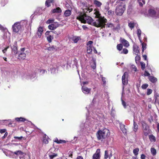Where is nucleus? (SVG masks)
Returning a JSON list of instances; mask_svg holds the SVG:
<instances>
[{
	"instance_id": "46",
	"label": "nucleus",
	"mask_w": 159,
	"mask_h": 159,
	"mask_svg": "<svg viewBox=\"0 0 159 159\" xmlns=\"http://www.w3.org/2000/svg\"><path fill=\"white\" fill-rule=\"evenodd\" d=\"M93 65H91V66L93 69H95L96 67V63L95 61H93Z\"/></svg>"
},
{
	"instance_id": "60",
	"label": "nucleus",
	"mask_w": 159,
	"mask_h": 159,
	"mask_svg": "<svg viewBox=\"0 0 159 159\" xmlns=\"http://www.w3.org/2000/svg\"><path fill=\"white\" fill-rule=\"evenodd\" d=\"M46 70H41L40 72L41 74H43L45 73Z\"/></svg>"
},
{
	"instance_id": "10",
	"label": "nucleus",
	"mask_w": 159,
	"mask_h": 159,
	"mask_svg": "<svg viewBox=\"0 0 159 159\" xmlns=\"http://www.w3.org/2000/svg\"><path fill=\"white\" fill-rule=\"evenodd\" d=\"M11 48L12 51L14 52L15 54L17 53L18 50L16 42H15L12 46L11 47Z\"/></svg>"
},
{
	"instance_id": "26",
	"label": "nucleus",
	"mask_w": 159,
	"mask_h": 159,
	"mask_svg": "<svg viewBox=\"0 0 159 159\" xmlns=\"http://www.w3.org/2000/svg\"><path fill=\"white\" fill-rule=\"evenodd\" d=\"M53 36L51 35H49L47 37V39L48 41L50 43L52 42V39H53Z\"/></svg>"
},
{
	"instance_id": "12",
	"label": "nucleus",
	"mask_w": 159,
	"mask_h": 159,
	"mask_svg": "<svg viewBox=\"0 0 159 159\" xmlns=\"http://www.w3.org/2000/svg\"><path fill=\"white\" fill-rule=\"evenodd\" d=\"M112 156V154L111 152L108 150H106L105 152L104 158L107 159L108 158H109Z\"/></svg>"
},
{
	"instance_id": "29",
	"label": "nucleus",
	"mask_w": 159,
	"mask_h": 159,
	"mask_svg": "<svg viewBox=\"0 0 159 159\" xmlns=\"http://www.w3.org/2000/svg\"><path fill=\"white\" fill-rule=\"evenodd\" d=\"M137 34L138 38L140 42H142V40L140 38L141 34V31L140 29H138L137 31Z\"/></svg>"
},
{
	"instance_id": "31",
	"label": "nucleus",
	"mask_w": 159,
	"mask_h": 159,
	"mask_svg": "<svg viewBox=\"0 0 159 159\" xmlns=\"http://www.w3.org/2000/svg\"><path fill=\"white\" fill-rule=\"evenodd\" d=\"M134 24L133 22H130L128 23V26L131 29L134 28Z\"/></svg>"
},
{
	"instance_id": "63",
	"label": "nucleus",
	"mask_w": 159,
	"mask_h": 159,
	"mask_svg": "<svg viewBox=\"0 0 159 159\" xmlns=\"http://www.w3.org/2000/svg\"><path fill=\"white\" fill-rule=\"evenodd\" d=\"M8 133L7 132H6L4 135L2 137V139H4L5 137H6Z\"/></svg>"
},
{
	"instance_id": "8",
	"label": "nucleus",
	"mask_w": 159,
	"mask_h": 159,
	"mask_svg": "<svg viewBox=\"0 0 159 159\" xmlns=\"http://www.w3.org/2000/svg\"><path fill=\"white\" fill-rule=\"evenodd\" d=\"M82 92L84 94H88L90 93L91 89L88 88L85 86L82 85Z\"/></svg>"
},
{
	"instance_id": "7",
	"label": "nucleus",
	"mask_w": 159,
	"mask_h": 159,
	"mask_svg": "<svg viewBox=\"0 0 159 159\" xmlns=\"http://www.w3.org/2000/svg\"><path fill=\"white\" fill-rule=\"evenodd\" d=\"M57 66L56 65L51 66L48 69V71L51 72V74H54L57 71Z\"/></svg>"
},
{
	"instance_id": "22",
	"label": "nucleus",
	"mask_w": 159,
	"mask_h": 159,
	"mask_svg": "<svg viewBox=\"0 0 159 159\" xmlns=\"http://www.w3.org/2000/svg\"><path fill=\"white\" fill-rule=\"evenodd\" d=\"M48 139L49 138L47 136L46 134H44L43 136V142L45 144H47L48 143Z\"/></svg>"
},
{
	"instance_id": "14",
	"label": "nucleus",
	"mask_w": 159,
	"mask_h": 159,
	"mask_svg": "<svg viewBox=\"0 0 159 159\" xmlns=\"http://www.w3.org/2000/svg\"><path fill=\"white\" fill-rule=\"evenodd\" d=\"M138 48L139 47L136 44L134 45L133 51L135 55H137L139 52Z\"/></svg>"
},
{
	"instance_id": "33",
	"label": "nucleus",
	"mask_w": 159,
	"mask_h": 159,
	"mask_svg": "<svg viewBox=\"0 0 159 159\" xmlns=\"http://www.w3.org/2000/svg\"><path fill=\"white\" fill-rule=\"evenodd\" d=\"M151 151L153 155H155L156 154V150L154 148H152Z\"/></svg>"
},
{
	"instance_id": "59",
	"label": "nucleus",
	"mask_w": 159,
	"mask_h": 159,
	"mask_svg": "<svg viewBox=\"0 0 159 159\" xmlns=\"http://www.w3.org/2000/svg\"><path fill=\"white\" fill-rule=\"evenodd\" d=\"M6 131V129H2L0 130V132L2 134L4 133Z\"/></svg>"
},
{
	"instance_id": "21",
	"label": "nucleus",
	"mask_w": 159,
	"mask_h": 159,
	"mask_svg": "<svg viewBox=\"0 0 159 159\" xmlns=\"http://www.w3.org/2000/svg\"><path fill=\"white\" fill-rule=\"evenodd\" d=\"M149 79L150 81L153 83L156 82L157 81V79L156 78L152 76H149Z\"/></svg>"
},
{
	"instance_id": "51",
	"label": "nucleus",
	"mask_w": 159,
	"mask_h": 159,
	"mask_svg": "<svg viewBox=\"0 0 159 159\" xmlns=\"http://www.w3.org/2000/svg\"><path fill=\"white\" fill-rule=\"evenodd\" d=\"M159 96V94L158 93H155V94H154V97H155V102H156L157 97H158Z\"/></svg>"
},
{
	"instance_id": "58",
	"label": "nucleus",
	"mask_w": 159,
	"mask_h": 159,
	"mask_svg": "<svg viewBox=\"0 0 159 159\" xmlns=\"http://www.w3.org/2000/svg\"><path fill=\"white\" fill-rule=\"evenodd\" d=\"M140 57L138 56H137L135 57V60L136 61H139L140 60Z\"/></svg>"
},
{
	"instance_id": "19",
	"label": "nucleus",
	"mask_w": 159,
	"mask_h": 159,
	"mask_svg": "<svg viewBox=\"0 0 159 159\" xmlns=\"http://www.w3.org/2000/svg\"><path fill=\"white\" fill-rule=\"evenodd\" d=\"M26 54L25 53L21 52L18 56V59L20 60H23L25 58Z\"/></svg>"
},
{
	"instance_id": "47",
	"label": "nucleus",
	"mask_w": 159,
	"mask_h": 159,
	"mask_svg": "<svg viewBox=\"0 0 159 159\" xmlns=\"http://www.w3.org/2000/svg\"><path fill=\"white\" fill-rule=\"evenodd\" d=\"M93 43V42L92 41H88L87 44V46H93L92 45Z\"/></svg>"
},
{
	"instance_id": "52",
	"label": "nucleus",
	"mask_w": 159,
	"mask_h": 159,
	"mask_svg": "<svg viewBox=\"0 0 159 159\" xmlns=\"http://www.w3.org/2000/svg\"><path fill=\"white\" fill-rule=\"evenodd\" d=\"M121 101L122 102V105H123L125 108H126L127 105H126V103L125 102V101H124L122 99H121Z\"/></svg>"
},
{
	"instance_id": "27",
	"label": "nucleus",
	"mask_w": 159,
	"mask_h": 159,
	"mask_svg": "<svg viewBox=\"0 0 159 159\" xmlns=\"http://www.w3.org/2000/svg\"><path fill=\"white\" fill-rule=\"evenodd\" d=\"M137 1L140 7H142L145 3L144 0H138Z\"/></svg>"
},
{
	"instance_id": "45",
	"label": "nucleus",
	"mask_w": 159,
	"mask_h": 159,
	"mask_svg": "<svg viewBox=\"0 0 159 159\" xmlns=\"http://www.w3.org/2000/svg\"><path fill=\"white\" fill-rule=\"evenodd\" d=\"M54 19H48L46 22V23L48 24L52 23L54 22Z\"/></svg>"
},
{
	"instance_id": "49",
	"label": "nucleus",
	"mask_w": 159,
	"mask_h": 159,
	"mask_svg": "<svg viewBox=\"0 0 159 159\" xmlns=\"http://www.w3.org/2000/svg\"><path fill=\"white\" fill-rule=\"evenodd\" d=\"M43 31V28L41 27H40L39 28L38 30V32L42 33Z\"/></svg>"
},
{
	"instance_id": "40",
	"label": "nucleus",
	"mask_w": 159,
	"mask_h": 159,
	"mask_svg": "<svg viewBox=\"0 0 159 159\" xmlns=\"http://www.w3.org/2000/svg\"><path fill=\"white\" fill-rule=\"evenodd\" d=\"M122 47L123 46L122 44H118L117 46V49L119 51H120L121 50Z\"/></svg>"
},
{
	"instance_id": "13",
	"label": "nucleus",
	"mask_w": 159,
	"mask_h": 159,
	"mask_svg": "<svg viewBox=\"0 0 159 159\" xmlns=\"http://www.w3.org/2000/svg\"><path fill=\"white\" fill-rule=\"evenodd\" d=\"M148 14L150 16L154 17L156 16V12L154 9H150L148 10Z\"/></svg>"
},
{
	"instance_id": "44",
	"label": "nucleus",
	"mask_w": 159,
	"mask_h": 159,
	"mask_svg": "<svg viewBox=\"0 0 159 159\" xmlns=\"http://www.w3.org/2000/svg\"><path fill=\"white\" fill-rule=\"evenodd\" d=\"M148 85L147 84H143L142 86L141 87L143 89H145L148 87Z\"/></svg>"
},
{
	"instance_id": "53",
	"label": "nucleus",
	"mask_w": 159,
	"mask_h": 159,
	"mask_svg": "<svg viewBox=\"0 0 159 159\" xmlns=\"http://www.w3.org/2000/svg\"><path fill=\"white\" fill-rule=\"evenodd\" d=\"M14 138L15 139H17V140H20L22 139L23 137L22 136H20V137L15 136Z\"/></svg>"
},
{
	"instance_id": "1",
	"label": "nucleus",
	"mask_w": 159,
	"mask_h": 159,
	"mask_svg": "<svg viewBox=\"0 0 159 159\" xmlns=\"http://www.w3.org/2000/svg\"><path fill=\"white\" fill-rule=\"evenodd\" d=\"M93 13L95 15V17L97 18L95 20H93L90 16L86 15V14L81 12L76 11L75 16L76 19L83 23H87L97 27H101V28H105L106 25L108 28L113 29L114 28V25L113 24L108 23L106 24L107 20L104 16H101V14L98 10H94Z\"/></svg>"
},
{
	"instance_id": "54",
	"label": "nucleus",
	"mask_w": 159,
	"mask_h": 159,
	"mask_svg": "<svg viewBox=\"0 0 159 159\" xmlns=\"http://www.w3.org/2000/svg\"><path fill=\"white\" fill-rule=\"evenodd\" d=\"M95 121L94 120H91V123L90 124H89L88 125L89 126L91 127L92 124H93L95 123H94Z\"/></svg>"
},
{
	"instance_id": "55",
	"label": "nucleus",
	"mask_w": 159,
	"mask_h": 159,
	"mask_svg": "<svg viewBox=\"0 0 159 159\" xmlns=\"http://www.w3.org/2000/svg\"><path fill=\"white\" fill-rule=\"evenodd\" d=\"M144 75L145 76H149L150 75V74L147 71H145Z\"/></svg>"
},
{
	"instance_id": "56",
	"label": "nucleus",
	"mask_w": 159,
	"mask_h": 159,
	"mask_svg": "<svg viewBox=\"0 0 159 159\" xmlns=\"http://www.w3.org/2000/svg\"><path fill=\"white\" fill-rule=\"evenodd\" d=\"M36 76V74H33L32 76H30V77H28V78H30V79H32L33 78H34V77H35Z\"/></svg>"
},
{
	"instance_id": "37",
	"label": "nucleus",
	"mask_w": 159,
	"mask_h": 159,
	"mask_svg": "<svg viewBox=\"0 0 159 159\" xmlns=\"http://www.w3.org/2000/svg\"><path fill=\"white\" fill-rule=\"evenodd\" d=\"M139 151V149L138 148H136L134 149L133 152L135 156H137L138 154Z\"/></svg>"
},
{
	"instance_id": "6",
	"label": "nucleus",
	"mask_w": 159,
	"mask_h": 159,
	"mask_svg": "<svg viewBox=\"0 0 159 159\" xmlns=\"http://www.w3.org/2000/svg\"><path fill=\"white\" fill-rule=\"evenodd\" d=\"M128 74L127 72H125L122 76V80L123 85L127 84L128 82Z\"/></svg>"
},
{
	"instance_id": "4",
	"label": "nucleus",
	"mask_w": 159,
	"mask_h": 159,
	"mask_svg": "<svg viewBox=\"0 0 159 159\" xmlns=\"http://www.w3.org/2000/svg\"><path fill=\"white\" fill-rule=\"evenodd\" d=\"M125 9V5L123 3L117 6L116 10V13L117 15L121 16Z\"/></svg>"
},
{
	"instance_id": "34",
	"label": "nucleus",
	"mask_w": 159,
	"mask_h": 159,
	"mask_svg": "<svg viewBox=\"0 0 159 159\" xmlns=\"http://www.w3.org/2000/svg\"><path fill=\"white\" fill-rule=\"evenodd\" d=\"M48 50L50 51H54L56 50V47L54 46L49 47L47 48Z\"/></svg>"
},
{
	"instance_id": "20",
	"label": "nucleus",
	"mask_w": 159,
	"mask_h": 159,
	"mask_svg": "<svg viewBox=\"0 0 159 159\" xmlns=\"http://www.w3.org/2000/svg\"><path fill=\"white\" fill-rule=\"evenodd\" d=\"M149 138L152 142H155L156 141V137L152 134H151L149 135Z\"/></svg>"
},
{
	"instance_id": "17",
	"label": "nucleus",
	"mask_w": 159,
	"mask_h": 159,
	"mask_svg": "<svg viewBox=\"0 0 159 159\" xmlns=\"http://www.w3.org/2000/svg\"><path fill=\"white\" fill-rule=\"evenodd\" d=\"M121 42L122 45L126 47H127L129 46L128 42L124 39H121Z\"/></svg>"
},
{
	"instance_id": "5",
	"label": "nucleus",
	"mask_w": 159,
	"mask_h": 159,
	"mask_svg": "<svg viewBox=\"0 0 159 159\" xmlns=\"http://www.w3.org/2000/svg\"><path fill=\"white\" fill-rule=\"evenodd\" d=\"M142 124L143 133L145 136H147L150 132L149 126L144 121H142Z\"/></svg>"
},
{
	"instance_id": "50",
	"label": "nucleus",
	"mask_w": 159,
	"mask_h": 159,
	"mask_svg": "<svg viewBox=\"0 0 159 159\" xmlns=\"http://www.w3.org/2000/svg\"><path fill=\"white\" fill-rule=\"evenodd\" d=\"M120 29V25L119 24L117 25V26L116 27H115L114 26V28L113 29L115 30H119Z\"/></svg>"
},
{
	"instance_id": "25",
	"label": "nucleus",
	"mask_w": 159,
	"mask_h": 159,
	"mask_svg": "<svg viewBox=\"0 0 159 159\" xmlns=\"http://www.w3.org/2000/svg\"><path fill=\"white\" fill-rule=\"evenodd\" d=\"M48 155L50 159H53L55 157L57 156V154L54 153H49Z\"/></svg>"
},
{
	"instance_id": "64",
	"label": "nucleus",
	"mask_w": 159,
	"mask_h": 159,
	"mask_svg": "<svg viewBox=\"0 0 159 159\" xmlns=\"http://www.w3.org/2000/svg\"><path fill=\"white\" fill-rule=\"evenodd\" d=\"M143 58H144V59L145 60H147V55H143Z\"/></svg>"
},
{
	"instance_id": "23",
	"label": "nucleus",
	"mask_w": 159,
	"mask_h": 159,
	"mask_svg": "<svg viewBox=\"0 0 159 159\" xmlns=\"http://www.w3.org/2000/svg\"><path fill=\"white\" fill-rule=\"evenodd\" d=\"M93 3L95 6L98 7H100L102 4V3L100 2L97 0L93 1Z\"/></svg>"
},
{
	"instance_id": "38",
	"label": "nucleus",
	"mask_w": 159,
	"mask_h": 159,
	"mask_svg": "<svg viewBox=\"0 0 159 159\" xmlns=\"http://www.w3.org/2000/svg\"><path fill=\"white\" fill-rule=\"evenodd\" d=\"M80 39V38L79 37H74L72 39V40L74 43H76Z\"/></svg>"
},
{
	"instance_id": "30",
	"label": "nucleus",
	"mask_w": 159,
	"mask_h": 159,
	"mask_svg": "<svg viewBox=\"0 0 159 159\" xmlns=\"http://www.w3.org/2000/svg\"><path fill=\"white\" fill-rule=\"evenodd\" d=\"M138 129V125L137 123L134 121V131L135 132H136Z\"/></svg>"
},
{
	"instance_id": "3",
	"label": "nucleus",
	"mask_w": 159,
	"mask_h": 159,
	"mask_svg": "<svg viewBox=\"0 0 159 159\" xmlns=\"http://www.w3.org/2000/svg\"><path fill=\"white\" fill-rule=\"evenodd\" d=\"M110 134L109 130L107 129H104L102 130H99L97 134L98 140H101L106 138Z\"/></svg>"
},
{
	"instance_id": "18",
	"label": "nucleus",
	"mask_w": 159,
	"mask_h": 159,
	"mask_svg": "<svg viewBox=\"0 0 159 159\" xmlns=\"http://www.w3.org/2000/svg\"><path fill=\"white\" fill-rule=\"evenodd\" d=\"M71 14V11L69 9L66 10L64 13L63 16L68 17L70 16Z\"/></svg>"
},
{
	"instance_id": "24",
	"label": "nucleus",
	"mask_w": 159,
	"mask_h": 159,
	"mask_svg": "<svg viewBox=\"0 0 159 159\" xmlns=\"http://www.w3.org/2000/svg\"><path fill=\"white\" fill-rule=\"evenodd\" d=\"M15 120L17 122H24L26 120L25 118L22 117H16Z\"/></svg>"
},
{
	"instance_id": "43",
	"label": "nucleus",
	"mask_w": 159,
	"mask_h": 159,
	"mask_svg": "<svg viewBox=\"0 0 159 159\" xmlns=\"http://www.w3.org/2000/svg\"><path fill=\"white\" fill-rule=\"evenodd\" d=\"M89 122L88 121H87L84 124H81V126L82 127H83V125H84L85 128H87L88 127L87 125L89 124Z\"/></svg>"
},
{
	"instance_id": "16",
	"label": "nucleus",
	"mask_w": 159,
	"mask_h": 159,
	"mask_svg": "<svg viewBox=\"0 0 159 159\" xmlns=\"http://www.w3.org/2000/svg\"><path fill=\"white\" fill-rule=\"evenodd\" d=\"M120 129L124 134H126L127 133V130L125 128V125L122 124H120Z\"/></svg>"
},
{
	"instance_id": "39",
	"label": "nucleus",
	"mask_w": 159,
	"mask_h": 159,
	"mask_svg": "<svg viewBox=\"0 0 159 159\" xmlns=\"http://www.w3.org/2000/svg\"><path fill=\"white\" fill-rule=\"evenodd\" d=\"M53 2V0H48V1H47L45 2V4L47 7H48L50 6V3L51 2Z\"/></svg>"
},
{
	"instance_id": "32",
	"label": "nucleus",
	"mask_w": 159,
	"mask_h": 159,
	"mask_svg": "<svg viewBox=\"0 0 159 159\" xmlns=\"http://www.w3.org/2000/svg\"><path fill=\"white\" fill-rule=\"evenodd\" d=\"M13 154H15L17 155H22L23 153L21 151L18 150L17 151L13 153Z\"/></svg>"
},
{
	"instance_id": "57",
	"label": "nucleus",
	"mask_w": 159,
	"mask_h": 159,
	"mask_svg": "<svg viewBox=\"0 0 159 159\" xmlns=\"http://www.w3.org/2000/svg\"><path fill=\"white\" fill-rule=\"evenodd\" d=\"M9 47L7 46L4 49L2 50V51L3 53H5L7 51V49L9 48Z\"/></svg>"
},
{
	"instance_id": "9",
	"label": "nucleus",
	"mask_w": 159,
	"mask_h": 159,
	"mask_svg": "<svg viewBox=\"0 0 159 159\" xmlns=\"http://www.w3.org/2000/svg\"><path fill=\"white\" fill-rule=\"evenodd\" d=\"M58 26V23L56 22L53 24H52L49 25L48 26V28L49 29L51 30H54Z\"/></svg>"
},
{
	"instance_id": "28",
	"label": "nucleus",
	"mask_w": 159,
	"mask_h": 159,
	"mask_svg": "<svg viewBox=\"0 0 159 159\" xmlns=\"http://www.w3.org/2000/svg\"><path fill=\"white\" fill-rule=\"evenodd\" d=\"M93 46H87V52L88 53H90L92 51V48H93Z\"/></svg>"
},
{
	"instance_id": "2",
	"label": "nucleus",
	"mask_w": 159,
	"mask_h": 159,
	"mask_svg": "<svg viewBox=\"0 0 159 159\" xmlns=\"http://www.w3.org/2000/svg\"><path fill=\"white\" fill-rule=\"evenodd\" d=\"M27 24V21L26 20H23L20 22H16L12 26L13 31L16 33H17L20 31L22 27L25 26Z\"/></svg>"
},
{
	"instance_id": "61",
	"label": "nucleus",
	"mask_w": 159,
	"mask_h": 159,
	"mask_svg": "<svg viewBox=\"0 0 159 159\" xmlns=\"http://www.w3.org/2000/svg\"><path fill=\"white\" fill-rule=\"evenodd\" d=\"M37 34L38 36V37L40 38L41 37L42 33L39 32H37Z\"/></svg>"
},
{
	"instance_id": "62",
	"label": "nucleus",
	"mask_w": 159,
	"mask_h": 159,
	"mask_svg": "<svg viewBox=\"0 0 159 159\" xmlns=\"http://www.w3.org/2000/svg\"><path fill=\"white\" fill-rule=\"evenodd\" d=\"M146 156L143 154H142L141 155V159H145Z\"/></svg>"
},
{
	"instance_id": "15",
	"label": "nucleus",
	"mask_w": 159,
	"mask_h": 159,
	"mask_svg": "<svg viewBox=\"0 0 159 159\" xmlns=\"http://www.w3.org/2000/svg\"><path fill=\"white\" fill-rule=\"evenodd\" d=\"M52 13H61L62 12V10L59 7H56V8H54L52 10Z\"/></svg>"
},
{
	"instance_id": "36",
	"label": "nucleus",
	"mask_w": 159,
	"mask_h": 159,
	"mask_svg": "<svg viewBox=\"0 0 159 159\" xmlns=\"http://www.w3.org/2000/svg\"><path fill=\"white\" fill-rule=\"evenodd\" d=\"M101 77L102 78V81L103 82V86H105L106 85V78L103 77L102 75H101Z\"/></svg>"
},
{
	"instance_id": "11",
	"label": "nucleus",
	"mask_w": 159,
	"mask_h": 159,
	"mask_svg": "<svg viewBox=\"0 0 159 159\" xmlns=\"http://www.w3.org/2000/svg\"><path fill=\"white\" fill-rule=\"evenodd\" d=\"M100 150L98 149L96 153L93 155L92 159H99L100 157Z\"/></svg>"
},
{
	"instance_id": "35",
	"label": "nucleus",
	"mask_w": 159,
	"mask_h": 159,
	"mask_svg": "<svg viewBox=\"0 0 159 159\" xmlns=\"http://www.w3.org/2000/svg\"><path fill=\"white\" fill-rule=\"evenodd\" d=\"M142 45V51L143 52L144 51V50L146 48V44L144 43H142V42H140Z\"/></svg>"
},
{
	"instance_id": "48",
	"label": "nucleus",
	"mask_w": 159,
	"mask_h": 159,
	"mask_svg": "<svg viewBox=\"0 0 159 159\" xmlns=\"http://www.w3.org/2000/svg\"><path fill=\"white\" fill-rule=\"evenodd\" d=\"M152 90L151 89H147V94L149 95L152 92Z\"/></svg>"
},
{
	"instance_id": "42",
	"label": "nucleus",
	"mask_w": 159,
	"mask_h": 159,
	"mask_svg": "<svg viewBox=\"0 0 159 159\" xmlns=\"http://www.w3.org/2000/svg\"><path fill=\"white\" fill-rule=\"evenodd\" d=\"M141 66V69L143 70L145 68V64L143 62H141L140 63Z\"/></svg>"
},
{
	"instance_id": "41",
	"label": "nucleus",
	"mask_w": 159,
	"mask_h": 159,
	"mask_svg": "<svg viewBox=\"0 0 159 159\" xmlns=\"http://www.w3.org/2000/svg\"><path fill=\"white\" fill-rule=\"evenodd\" d=\"M128 52V50L126 48H124L123 49L122 51L120 53L121 54H127Z\"/></svg>"
}]
</instances>
